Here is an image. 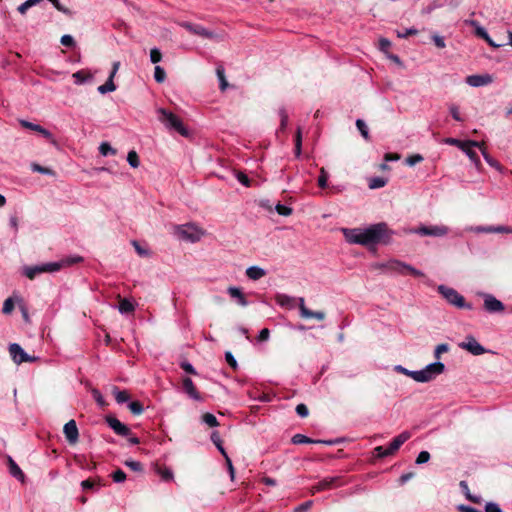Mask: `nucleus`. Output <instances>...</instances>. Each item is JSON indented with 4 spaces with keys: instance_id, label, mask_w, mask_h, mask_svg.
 <instances>
[{
    "instance_id": "obj_17",
    "label": "nucleus",
    "mask_w": 512,
    "mask_h": 512,
    "mask_svg": "<svg viewBox=\"0 0 512 512\" xmlns=\"http://www.w3.org/2000/svg\"><path fill=\"white\" fill-rule=\"evenodd\" d=\"M321 490H330L344 485V481L341 476L326 477L319 481Z\"/></svg>"
},
{
    "instance_id": "obj_8",
    "label": "nucleus",
    "mask_w": 512,
    "mask_h": 512,
    "mask_svg": "<svg viewBox=\"0 0 512 512\" xmlns=\"http://www.w3.org/2000/svg\"><path fill=\"white\" fill-rule=\"evenodd\" d=\"M59 270L58 264L45 263L36 266H28L24 268V275L29 279H34L36 275L41 273H52Z\"/></svg>"
},
{
    "instance_id": "obj_36",
    "label": "nucleus",
    "mask_w": 512,
    "mask_h": 512,
    "mask_svg": "<svg viewBox=\"0 0 512 512\" xmlns=\"http://www.w3.org/2000/svg\"><path fill=\"white\" fill-rule=\"evenodd\" d=\"M135 309L134 305L127 299H123L119 303V311L121 313H130Z\"/></svg>"
},
{
    "instance_id": "obj_55",
    "label": "nucleus",
    "mask_w": 512,
    "mask_h": 512,
    "mask_svg": "<svg viewBox=\"0 0 512 512\" xmlns=\"http://www.w3.org/2000/svg\"><path fill=\"white\" fill-rule=\"evenodd\" d=\"M60 42L63 46L66 47H74L76 44L74 38L69 34L63 35L60 39Z\"/></svg>"
},
{
    "instance_id": "obj_51",
    "label": "nucleus",
    "mask_w": 512,
    "mask_h": 512,
    "mask_svg": "<svg viewBox=\"0 0 512 512\" xmlns=\"http://www.w3.org/2000/svg\"><path fill=\"white\" fill-rule=\"evenodd\" d=\"M162 59L161 51L158 48H152L150 50V60L152 63H158Z\"/></svg>"
},
{
    "instance_id": "obj_35",
    "label": "nucleus",
    "mask_w": 512,
    "mask_h": 512,
    "mask_svg": "<svg viewBox=\"0 0 512 512\" xmlns=\"http://www.w3.org/2000/svg\"><path fill=\"white\" fill-rule=\"evenodd\" d=\"M481 143H482V147H481V148H479V149L481 150L482 155H483V157H484L485 161H486V162H487L491 167H495V168H497V169H500V164H499L496 160H494V159H493V158H492V157L487 153V151H486V150H485V148H484V143H483V142H481Z\"/></svg>"
},
{
    "instance_id": "obj_40",
    "label": "nucleus",
    "mask_w": 512,
    "mask_h": 512,
    "mask_svg": "<svg viewBox=\"0 0 512 512\" xmlns=\"http://www.w3.org/2000/svg\"><path fill=\"white\" fill-rule=\"evenodd\" d=\"M128 408L134 415H140L143 412V405L139 401L130 402Z\"/></svg>"
},
{
    "instance_id": "obj_28",
    "label": "nucleus",
    "mask_w": 512,
    "mask_h": 512,
    "mask_svg": "<svg viewBox=\"0 0 512 512\" xmlns=\"http://www.w3.org/2000/svg\"><path fill=\"white\" fill-rule=\"evenodd\" d=\"M82 261H83V258L81 256H69V257L63 258L62 260H60L58 262H51V263L58 264L59 270H60L62 267L71 266L76 263H80Z\"/></svg>"
},
{
    "instance_id": "obj_20",
    "label": "nucleus",
    "mask_w": 512,
    "mask_h": 512,
    "mask_svg": "<svg viewBox=\"0 0 512 512\" xmlns=\"http://www.w3.org/2000/svg\"><path fill=\"white\" fill-rule=\"evenodd\" d=\"M20 124L24 128H27V129H30V130H33L35 132L42 134L48 140H53L52 133L50 131H48L47 129H45L44 127H42L41 125L34 124V123L26 121V120H21Z\"/></svg>"
},
{
    "instance_id": "obj_14",
    "label": "nucleus",
    "mask_w": 512,
    "mask_h": 512,
    "mask_svg": "<svg viewBox=\"0 0 512 512\" xmlns=\"http://www.w3.org/2000/svg\"><path fill=\"white\" fill-rule=\"evenodd\" d=\"M64 435L66 437V440L70 444H76L78 442L79 438V431L76 425L75 420L68 421L63 428Z\"/></svg>"
},
{
    "instance_id": "obj_10",
    "label": "nucleus",
    "mask_w": 512,
    "mask_h": 512,
    "mask_svg": "<svg viewBox=\"0 0 512 512\" xmlns=\"http://www.w3.org/2000/svg\"><path fill=\"white\" fill-rule=\"evenodd\" d=\"M9 353L12 360L16 364H21L24 362H34L37 359L34 356H29L17 343H12L9 345Z\"/></svg>"
},
{
    "instance_id": "obj_53",
    "label": "nucleus",
    "mask_w": 512,
    "mask_h": 512,
    "mask_svg": "<svg viewBox=\"0 0 512 512\" xmlns=\"http://www.w3.org/2000/svg\"><path fill=\"white\" fill-rule=\"evenodd\" d=\"M448 351H449V346H448V344H445V343H443V344H439V345H437V346H436V348H435V351H434V357H435L436 359H439V358L441 357V354H442V353H446V352H448Z\"/></svg>"
},
{
    "instance_id": "obj_61",
    "label": "nucleus",
    "mask_w": 512,
    "mask_h": 512,
    "mask_svg": "<svg viewBox=\"0 0 512 512\" xmlns=\"http://www.w3.org/2000/svg\"><path fill=\"white\" fill-rule=\"evenodd\" d=\"M415 34H417V30L414 28H406L402 31H397V36L399 38H407L408 36Z\"/></svg>"
},
{
    "instance_id": "obj_24",
    "label": "nucleus",
    "mask_w": 512,
    "mask_h": 512,
    "mask_svg": "<svg viewBox=\"0 0 512 512\" xmlns=\"http://www.w3.org/2000/svg\"><path fill=\"white\" fill-rule=\"evenodd\" d=\"M227 292L232 298L237 300L239 305H241L243 307L248 305V302L240 288L235 287V286H230V287H228Z\"/></svg>"
},
{
    "instance_id": "obj_27",
    "label": "nucleus",
    "mask_w": 512,
    "mask_h": 512,
    "mask_svg": "<svg viewBox=\"0 0 512 512\" xmlns=\"http://www.w3.org/2000/svg\"><path fill=\"white\" fill-rule=\"evenodd\" d=\"M276 303L281 307L293 308L295 299L286 294H277L275 297Z\"/></svg>"
},
{
    "instance_id": "obj_46",
    "label": "nucleus",
    "mask_w": 512,
    "mask_h": 512,
    "mask_svg": "<svg viewBox=\"0 0 512 512\" xmlns=\"http://www.w3.org/2000/svg\"><path fill=\"white\" fill-rule=\"evenodd\" d=\"M32 170L34 172H38V173H41V174H45V175H54V172L53 170H51L50 168H47V167H43L39 164H32Z\"/></svg>"
},
{
    "instance_id": "obj_7",
    "label": "nucleus",
    "mask_w": 512,
    "mask_h": 512,
    "mask_svg": "<svg viewBox=\"0 0 512 512\" xmlns=\"http://www.w3.org/2000/svg\"><path fill=\"white\" fill-rule=\"evenodd\" d=\"M411 233L419 234L421 236H433V237H442L448 234L449 229L444 225H434V226H420L416 229L410 230Z\"/></svg>"
},
{
    "instance_id": "obj_52",
    "label": "nucleus",
    "mask_w": 512,
    "mask_h": 512,
    "mask_svg": "<svg viewBox=\"0 0 512 512\" xmlns=\"http://www.w3.org/2000/svg\"><path fill=\"white\" fill-rule=\"evenodd\" d=\"M374 452L378 458H385L392 455L388 448H384L382 446H377L374 449Z\"/></svg>"
},
{
    "instance_id": "obj_26",
    "label": "nucleus",
    "mask_w": 512,
    "mask_h": 512,
    "mask_svg": "<svg viewBox=\"0 0 512 512\" xmlns=\"http://www.w3.org/2000/svg\"><path fill=\"white\" fill-rule=\"evenodd\" d=\"M246 275L251 280H259L266 275V271L258 266H251L247 268Z\"/></svg>"
},
{
    "instance_id": "obj_23",
    "label": "nucleus",
    "mask_w": 512,
    "mask_h": 512,
    "mask_svg": "<svg viewBox=\"0 0 512 512\" xmlns=\"http://www.w3.org/2000/svg\"><path fill=\"white\" fill-rule=\"evenodd\" d=\"M444 142L446 144H449V145H452V146H456L459 149H464L465 146H467V144H473V146H477V148H481L482 147V143L481 142L474 141V140L462 141V140H459V139H456V138H446L444 140Z\"/></svg>"
},
{
    "instance_id": "obj_64",
    "label": "nucleus",
    "mask_w": 512,
    "mask_h": 512,
    "mask_svg": "<svg viewBox=\"0 0 512 512\" xmlns=\"http://www.w3.org/2000/svg\"><path fill=\"white\" fill-rule=\"evenodd\" d=\"M485 512H503L498 504L493 502H488L485 505Z\"/></svg>"
},
{
    "instance_id": "obj_45",
    "label": "nucleus",
    "mask_w": 512,
    "mask_h": 512,
    "mask_svg": "<svg viewBox=\"0 0 512 512\" xmlns=\"http://www.w3.org/2000/svg\"><path fill=\"white\" fill-rule=\"evenodd\" d=\"M277 213L279 215H282V216H289L292 214V208L286 206V205H283V204H280L278 203L275 207Z\"/></svg>"
},
{
    "instance_id": "obj_19",
    "label": "nucleus",
    "mask_w": 512,
    "mask_h": 512,
    "mask_svg": "<svg viewBox=\"0 0 512 512\" xmlns=\"http://www.w3.org/2000/svg\"><path fill=\"white\" fill-rule=\"evenodd\" d=\"M183 389L188 394L190 398L196 401H201L202 397L197 391L193 381L191 378L186 377L183 379Z\"/></svg>"
},
{
    "instance_id": "obj_15",
    "label": "nucleus",
    "mask_w": 512,
    "mask_h": 512,
    "mask_svg": "<svg viewBox=\"0 0 512 512\" xmlns=\"http://www.w3.org/2000/svg\"><path fill=\"white\" fill-rule=\"evenodd\" d=\"M493 78L489 74L470 75L466 78V83L472 87H481L492 83Z\"/></svg>"
},
{
    "instance_id": "obj_16",
    "label": "nucleus",
    "mask_w": 512,
    "mask_h": 512,
    "mask_svg": "<svg viewBox=\"0 0 512 512\" xmlns=\"http://www.w3.org/2000/svg\"><path fill=\"white\" fill-rule=\"evenodd\" d=\"M106 421H107L109 427L111 429H113V431L116 434L121 435V436L129 435L130 429L125 424L120 422L117 418L109 416L106 418Z\"/></svg>"
},
{
    "instance_id": "obj_62",
    "label": "nucleus",
    "mask_w": 512,
    "mask_h": 512,
    "mask_svg": "<svg viewBox=\"0 0 512 512\" xmlns=\"http://www.w3.org/2000/svg\"><path fill=\"white\" fill-rule=\"evenodd\" d=\"M225 359L231 368H233L234 370L237 369V367H238L237 361L231 352L225 353Z\"/></svg>"
},
{
    "instance_id": "obj_25",
    "label": "nucleus",
    "mask_w": 512,
    "mask_h": 512,
    "mask_svg": "<svg viewBox=\"0 0 512 512\" xmlns=\"http://www.w3.org/2000/svg\"><path fill=\"white\" fill-rule=\"evenodd\" d=\"M8 466H9L10 474L14 478L18 479L19 481L24 482V479H25L24 473L22 472L20 467L17 465V463L11 457H8Z\"/></svg>"
},
{
    "instance_id": "obj_44",
    "label": "nucleus",
    "mask_w": 512,
    "mask_h": 512,
    "mask_svg": "<svg viewBox=\"0 0 512 512\" xmlns=\"http://www.w3.org/2000/svg\"><path fill=\"white\" fill-rule=\"evenodd\" d=\"M91 393H92L94 400L97 402V404L100 407L103 408L107 405V402L105 401L104 397L102 396V394L100 393V391L98 389H92Z\"/></svg>"
},
{
    "instance_id": "obj_38",
    "label": "nucleus",
    "mask_w": 512,
    "mask_h": 512,
    "mask_svg": "<svg viewBox=\"0 0 512 512\" xmlns=\"http://www.w3.org/2000/svg\"><path fill=\"white\" fill-rule=\"evenodd\" d=\"M127 161L133 168H137L140 165L138 154L134 150L128 152Z\"/></svg>"
},
{
    "instance_id": "obj_59",
    "label": "nucleus",
    "mask_w": 512,
    "mask_h": 512,
    "mask_svg": "<svg viewBox=\"0 0 512 512\" xmlns=\"http://www.w3.org/2000/svg\"><path fill=\"white\" fill-rule=\"evenodd\" d=\"M430 459V454L427 451H421L417 458H416V464H424L427 463Z\"/></svg>"
},
{
    "instance_id": "obj_47",
    "label": "nucleus",
    "mask_w": 512,
    "mask_h": 512,
    "mask_svg": "<svg viewBox=\"0 0 512 512\" xmlns=\"http://www.w3.org/2000/svg\"><path fill=\"white\" fill-rule=\"evenodd\" d=\"M158 473L164 481H170L173 479V472L169 468H160Z\"/></svg>"
},
{
    "instance_id": "obj_56",
    "label": "nucleus",
    "mask_w": 512,
    "mask_h": 512,
    "mask_svg": "<svg viewBox=\"0 0 512 512\" xmlns=\"http://www.w3.org/2000/svg\"><path fill=\"white\" fill-rule=\"evenodd\" d=\"M113 481L116 483L124 482L126 479V474L123 470L118 469L112 474Z\"/></svg>"
},
{
    "instance_id": "obj_50",
    "label": "nucleus",
    "mask_w": 512,
    "mask_h": 512,
    "mask_svg": "<svg viewBox=\"0 0 512 512\" xmlns=\"http://www.w3.org/2000/svg\"><path fill=\"white\" fill-rule=\"evenodd\" d=\"M328 174L324 168L320 169V175L318 177V185L321 188L327 187Z\"/></svg>"
},
{
    "instance_id": "obj_34",
    "label": "nucleus",
    "mask_w": 512,
    "mask_h": 512,
    "mask_svg": "<svg viewBox=\"0 0 512 512\" xmlns=\"http://www.w3.org/2000/svg\"><path fill=\"white\" fill-rule=\"evenodd\" d=\"M356 126H357L359 132L361 133V135L363 136V138L365 140H369L370 136H369V131H368V127H367L366 123L362 119H357Z\"/></svg>"
},
{
    "instance_id": "obj_30",
    "label": "nucleus",
    "mask_w": 512,
    "mask_h": 512,
    "mask_svg": "<svg viewBox=\"0 0 512 512\" xmlns=\"http://www.w3.org/2000/svg\"><path fill=\"white\" fill-rule=\"evenodd\" d=\"M473 144H467L464 149H461L465 154L469 157V159L478 166L480 164V159L475 151L472 150Z\"/></svg>"
},
{
    "instance_id": "obj_4",
    "label": "nucleus",
    "mask_w": 512,
    "mask_h": 512,
    "mask_svg": "<svg viewBox=\"0 0 512 512\" xmlns=\"http://www.w3.org/2000/svg\"><path fill=\"white\" fill-rule=\"evenodd\" d=\"M381 267L384 268L387 272H391V273H395V274H399V275L411 274L415 277L424 276V274L420 270L414 268L413 266H411L405 262H402V261H399L396 259L389 260L388 262L382 264Z\"/></svg>"
},
{
    "instance_id": "obj_63",
    "label": "nucleus",
    "mask_w": 512,
    "mask_h": 512,
    "mask_svg": "<svg viewBox=\"0 0 512 512\" xmlns=\"http://www.w3.org/2000/svg\"><path fill=\"white\" fill-rule=\"evenodd\" d=\"M492 230H493V233H507V234L512 233V227L503 226V225L492 226Z\"/></svg>"
},
{
    "instance_id": "obj_6",
    "label": "nucleus",
    "mask_w": 512,
    "mask_h": 512,
    "mask_svg": "<svg viewBox=\"0 0 512 512\" xmlns=\"http://www.w3.org/2000/svg\"><path fill=\"white\" fill-rule=\"evenodd\" d=\"M438 292L447 300L448 303L458 308L472 309L471 304H467L462 295H460L455 289L447 287L445 285L438 286Z\"/></svg>"
},
{
    "instance_id": "obj_18",
    "label": "nucleus",
    "mask_w": 512,
    "mask_h": 512,
    "mask_svg": "<svg viewBox=\"0 0 512 512\" xmlns=\"http://www.w3.org/2000/svg\"><path fill=\"white\" fill-rule=\"evenodd\" d=\"M75 84L82 85L93 81L94 74L88 69H82L72 74Z\"/></svg>"
},
{
    "instance_id": "obj_22",
    "label": "nucleus",
    "mask_w": 512,
    "mask_h": 512,
    "mask_svg": "<svg viewBox=\"0 0 512 512\" xmlns=\"http://www.w3.org/2000/svg\"><path fill=\"white\" fill-rule=\"evenodd\" d=\"M410 437L411 434L408 431H404L396 436L388 447L391 454L393 455Z\"/></svg>"
},
{
    "instance_id": "obj_39",
    "label": "nucleus",
    "mask_w": 512,
    "mask_h": 512,
    "mask_svg": "<svg viewBox=\"0 0 512 512\" xmlns=\"http://www.w3.org/2000/svg\"><path fill=\"white\" fill-rule=\"evenodd\" d=\"M99 152H100V154H101V155H103V156H107V155H109V154H112V155L116 154V150H115V149H113V148L110 146V144H109V143H107V142H103V143H101V144H100V146H99Z\"/></svg>"
},
{
    "instance_id": "obj_54",
    "label": "nucleus",
    "mask_w": 512,
    "mask_h": 512,
    "mask_svg": "<svg viewBox=\"0 0 512 512\" xmlns=\"http://www.w3.org/2000/svg\"><path fill=\"white\" fill-rule=\"evenodd\" d=\"M301 146H302V136H301V130H297L296 138H295V154L296 156H300L301 154Z\"/></svg>"
},
{
    "instance_id": "obj_31",
    "label": "nucleus",
    "mask_w": 512,
    "mask_h": 512,
    "mask_svg": "<svg viewBox=\"0 0 512 512\" xmlns=\"http://www.w3.org/2000/svg\"><path fill=\"white\" fill-rule=\"evenodd\" d=\"M113 394L115 396V399L117 403L122 404L129 400V394L125 390H119L117 387L113 388Z\"/></svg>"
},
{
    "instance_id": "obj_29",
    "label": "nucleus",
    "mask_w": 512,
    "mask_h": 512,
    "mask_svg": "<svg viewBox=\"0 0 512 512\" xmlns=\"http://www.w3.org/2000/svg\"><path fill=\"white\" fill-rule=\"evenodd\" d=\"M97 90H98V92L100 94H106L108 92L115 91L116 90V85L114 84L113 78L108 77V80L106 81V83L103 84V85H100L97 88Z\"/></svg>"
},
{
    "instance_id": "obj_37",
    "label": "nucleus",
    "mask_w": 512,
    "mask_h": 512,
    "mask_svg": "<svg viewBox=\"0 0 512 512\" xmlns=\"http://www.w3.org/2000/svg\"><path fill=\"white\" fill-rule=\"evenodd\" d=\"M202 421L209 427H216L219 425L217 418L211 413H205L202 416Z\"/></svg>"
},
{
    "instance_id": "obj_5",
    "label": "nucleus",
    "mask_w": 512,
    "mask_h": 512,
    "mask_svg": "<svg viewBox=\"0 0 512 512\" xmlns=\"http://www.w3.org/2000/svg\"><path fill=\"white\" fill-rule=\"evenodd\" d=\"M174 231L179 238L190 242H197L204 235V232L195 224L177 225Z\"/></svg>"
},
{
    "instance_id": "obj_43",
    "label": "nucleus",
    "mask_w": 512,
    "mask_h": 512,
    "mask_svg": "<svg viewBox=\"0 0 512 512\" xmlns=\"http://www.w3.org/2000/svg\"><path fill=\"white\" fill-rule=\"evenodd\" d=\"M15 301L12 297L7 298L4 301L2 312L4 314H10L14 310Z\"/></svg>"
},
{
    "instance_id": "obj_60",
    "label": "nucleus",
    "mask_w": 512,
    "mask_h": 512,
    "mask_svg": "<svg viewBox=\"0 0 512 512\" xmlns=\"http://www.w3.org/2000/svg\"><path fill=\"white\" fill-rule=\"evenodd\" d=\"M449 111L454 120L462 122L463 118L460 115L459 108L456 105H451Z\"/></svg>"
},
{
    "instance_id": "obj_11",
    "label": "nucleus",
    "mask_w": 512,
    "mask_h": 512,
    "mask_svg": "<svg viewBox=\"0 0 512 512\" xmlns=\"http://www.w3.org/2000/svg\"><path fill=\"white\" fill-rule=\"evenodd\" d=\"M484 308L489 313H500L505 309L504 304L491 294H484Z\"/></svg>"
},
{
    "instance_id": "obj_2",
    "label": "nucleus",
    "mask_w": 512,
    "mask_h": 512,
    "mask_svg": "<svg viewBox=\"0 0 512 512\" xmlns=\"http://www.w3.org/2000/svg\"><path fill=\"white\" fill-rule=\"evenodd\" d=\"M445 369V366L442 362H434L428 364L425 368L417 371H413L409 373V377H411L414 381L420 383H426L438 375L442 374Z\"/></svg>"
},
{
    "instance_id": "obj_42",
    "label": "nucleus",
    "mask_w": 512,
    "mask_h": 512,
    "mask_svg": "<svg viewBox=\"0 0 512 512\" xmlns=\"http://www.w3.org/2000/svg\"><path fill=\"white\" fill-rule=\"evenodd\" d=\"M460 487L462 488V491L465 493L466 498L469 499L472 502L479 503L480 499L477 497H474L470 494L469 487L466 481L460 482Z\"/></svg>"
},
{
    "instance_id": "obj_58",
    "label": "nucleus",
    "mask_w": 512,
    "mask_h": 512,
    "mask_svg": "<svg viewBox=\"0 0 512 512\" xmlns=\"http://www.w3.org/2000/svg\"><path fill=\"white\" fill-rule=\"evenodd\" d=\"M313 505L312 500H308L294 508V512H307Z\"/></svg>"
},
{
    "instance_id": "obj_3",
    "label": "nucleus",
    "mask_w": 512,
    "mask_h": 512,
    "mask_svg": "<svg viewBox=\"0 0 512 512\" xmlns=\"http://www.w3.org/2000/svg\"><path fill=\"white\" fill-rule=\"evenodd\" d=\"M158 113L159 120L166 126V128L173 129L182 136H188V130L185 128L184 124L178 116L163 108L158 109Z\"/></svg>"
},
{
    "instance_id": "obj_32",
    "label": "nucleus",
    "mask_w": 512,
    "mask_h": 512,
    "mask_svg": "<svg viewBox=\"0 0 512 512\" xmlns=\"http://www.w3.org/2000/svg\"><path fill=\"white\" fill-rule=\"evenodd\" d=\"M387 184V180L382 177H372L369 179L368 186L370 189L382 188Z\"/></svg>"
},
{
    "instance_id": "obj_12",
    "label": "nucleus",
    "mask_w": 512,
    "mask_h": 512,
    "mask_svg": "<svg viewBox=\"0 0 512 512\" xmlns=\"http://www.w3.org/2000/svg\"><path fill=\"white\" fill-rule=\"evenodd\" d=\"M181 27L185 28L188 32L194 35L201 36L203 38H213L214 33L206 29L205 27L197 24H192L190 22H181L179 24Z\"/></svg>"
},
{
    "instance_id": "obj_48",
    "label": "nucleus",
    "mask_w": 512,
    "mask_h": 512,
    "mask_svg": "<svg viewBox=\"0 0 512 512\" xmlns=\"http://www.w3.org/2000/svg\"><path fill=\"white\" fill-rule=\"evenodd\" d=\"M217 76L219 78V81H220V89L221 90H225L228 83L226 81V78H225V75H224V69L222 67H218L217 68Z\"/></svg>"
},
{
    "instance_id": "obj_57",
    "label": "nucleus",
    "mask_w": 512,
    "mask_h": 512,
    "mask_svg": "<svg viewBox=\"0 0 512 512\" xmlns=\"http://www.w3.org/2000/svg\"><path fill=\"white\" fill-rule=\"evenodd\" d=\"M125 465L133 471H142L143 470L142 464L139 461L126 460Z\"/></svg>"
},
{
    "instance_id": "obj_41",
    "label": "nucleus",
    "mask_w": 512,
    "mask_h": 512,
    "mask_svg": "<svg viewBox=\"0 0 512 512\" xmlns=\"http://www.w3.org/2000/svg\"><path fill=\"white\" fill-rule=\"evenodd\" d=\"M154 79L158 83H163L166 79V73L160 66H156L154 69Z\"/></svg>"
},
{
    "instance_id": "obj_9",
    "label": "nucleus",
    "mask_w": 512,
    "mask_h": 512,
    "mask_svg": "<svg viewBox=\"0 0 512 512\" xmlns=\"http://www.w3.org/2000/svg\"><path fill=\"white\" fill-rule=\"evenodd\" d=\"M458 346L475 356H479L487 352V350L472 335L466 336L465 340L459 343Z\"/></svg>"
},
{
    "instance_id": "obj_49",
    "label": "nucleus",
    "mask_w": 512,
    "mask_h": 512,
    "mask_svg": "<svg viewBox=\"0 0 512 512\" xmlns=\"http://www.w3.org/2000/svg\"><path fill=\"white\" fill-rule=\"evenodd\" d=\"M423 161V157L420 154H414L406 158L405 162L409 166H414L417 163H420Z\"/></svg>"
},
{
    "instance_id": "obj_21",
    "label": "nucleus",
    "mask_w": 512,
    "mask_h": 512,
    "mask_svg": "<svg viewBox=\"0 0 512 512\" xmlns=\"http://www.w3.org/2000/svg\"><path fill=\"white\" fill-rule=\"evenodd\" d=\"M293 444H306V443H322L326 445H333L336 441L333 440H313L303 434H295L291 439Z\"/></svg>"
},
{
    "instance_id": "obj_1",
    "label": "nucleus",
    "mask_w": 512,
    "mask_h": 512,
    "mask_svg": "<svg viewBox=\"0 0 512 512\" xmlns=\"http://www.w3.org/2000/svg\"><path fill=\"white\" fill-rule=\"evenodd\" d=\"M346 241L350 244L364 246L375 244H388L391 240L392 231L386 223L381 222L370 225L367 228H344L342 229Z\"/></svg>"
},
{
    "instance_id": "obj_13",
    "label": "nucleus",
    "mask_w": 512,
    "mask_h": 512,
    "mask_svg": "<svg viewBox=\"0 0 512 512\" xmlns=\"http://www.w3.org/2000/svg\"><path fill=\"white\" fill-rule=\"evenodd\" d=\"M300 316L305 319L315 318L318 321L325 319V313L322 311H311L305 306V300L303 297L298 299Z\"/></svg>"
},
{
    "instance_id": "obj_33",
    "label": "nucleus",
    "mask_w": 512,
    "mask_h": 512,
    "mask_svg": "<svg viewBox=\"0 0 512 512\" xmlns=\"http://www.w3.org/2000/svg\"><path fill=\"white\" fill-rule=\"evenodd\" d=\"M211 441L215 444V446L223 456L227 455L225 449L222 446V440L220 439L219 433L217 431L212 432Z\"/></svg>"
}]
</instances>
